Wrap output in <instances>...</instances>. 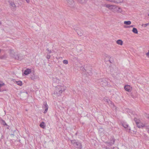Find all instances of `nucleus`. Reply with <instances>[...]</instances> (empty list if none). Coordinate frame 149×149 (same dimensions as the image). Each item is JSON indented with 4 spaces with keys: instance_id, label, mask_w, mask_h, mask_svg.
<instances>
[{
    "instance_id": "obj_1",
    "label": "nucleus",
    "mask_w": 149,
    "mask_h": 149,
    "mask_svg": "<svg viewBox=\"0 0 149 149\" xmlns=\"http://www.w3.org/2000/svg\"><path fill=\"white\" fill-rule=\"evenodd\" d=\"M66 88V87L63 84L61 85H58L55 87L54 94L56 96H59L65 91Z\"/></svg>"
},
{
    "instance_id": "obj_2",
    "label": "nucleus",
    "mask_w": 149,
    "mask_h": 149,
    "mask_svg": "<svg viewBox=\"0 0 149 149\" xmlns=\"http://www.w3.org/2000/svg\"><path fill=\"white\" fill-rule=\"evenodd\" d=\"M97 82L100 84L102 86H106L108 84L107 79L105 78L98 79L97 80Z\"/></svg>"
},
{
    "instance_id": "obj_3",
    "label": "nucleus",
    "mask_w": 149,
    "mask_h": 149,
    "mask_svg": "<svg viewBox=\"0 0 149 149\" xmlns=\"http://www.w3.org/2000/svg\"><path fill=\"white\" fill-rule=\"evenodd\" d=\"M134 120L135 122V123L137 125V127L139 128H142L143 127L145 126V125L143 123L141 122L140 120L136 118H134Z\"/></svg>"
},
{
    "instance_id": "obj_4",
    "label": "nucleus",
    "mask_w": 149,
    "mask_h": 149,
    "mask_svg": "<svg viewBox=\"0 0 149 149\" xmlns=\"http://www.w3.org/2000/svg\"><path fill=\"white\" fill-rule=\"evenodd\" d=\"M85 72L88 73L89 75H90L91 74V71L92 68L91 66H86V67H85V68H84Z\"/></svg>"
},
{
    "instance_id": "obj_5",
    "label": "nucleus",
    "mask_w": 149,
    "mask_h": 149,
    "mask_svg": "<svg viewBox=\"0 0 149 149\" xmlns=\"http://www.w3.org/2000/svg\"><path fill=\"white\" fill-rule=\"evenodd\" d=\"M115 139L114 138L113 136H111L110 139V141L108 143V145L109 146H111L114 143Z\"/></svg>"
},
{
    "instance_id": "obj_6",
    "label": "nucleus",
    "mask_w": 149,
    "mask_h": 149,
    "mask_svg": "<svg viewBox=\"0 0 149 149\" xmlns=\"http://www.w3.org/2000/svg\"><path fill=\"white\" fill-rule=\"evenodd\" d=\"M52 80L53 81V86L55 85V84H59L60 80L59 79H58L57 78H53Z\"/></svg>"
},
{
    "instance_id": "obj_7",
    "label": "nucleus",
    "mask_w": 149,
    "mask_h": 149,
    "mask_svg": "<svg viewBox=\"0 0 149 149\" xmlns=\"http://www.w3.org/2000/svg\"><path fill=\"white\" fill-rule=\"evenodd\" d=\"M8 2L10 6H11V8H16V6L12 0H9Z\"/></svg>"
},
{
    "instance_id": "obj_8",
    "label": "nucleus",
    "mask_w": 149,
    "mask_h": 149,
    "mask_svg": "<svg viewBox=\"0 0 149 149\" xmlns=\"http://www.w3.org/2000/svg\"><path fill=\"white\" fill-rule=\"evenodd\" d=\"M43 105H44V108L45 109L44 113H45L47 112V111L48 108V106L47 105L46 102H44Z\"/></svg>"
},
{
    "instance_id": "obj_9",
    "label": "nucleus",
    "mask_w": 149,
    "mask_h": 149,
    "mask_svg": "<svg viewBox=\"0 0 149 149\" xmlns=\"http://www.w3.org/2000/svg\"><path fill=\"white\" fill-rule=\"evenodd\" d=\"M74 146L78 148L81 149L82 148V146L81 143L78 142H77L76 144H75V145H74Z\"/></svg>"
},
{
    "instance_id": "obj_10",
    "label": "nucleus",
    "mask_w": 149,
    "mask_h": 149,
    "mask_svg": "<svg viewBox=\"0 0 149 149\" xmlns=\"http://www.w3.org/2000/svg\"><path fill=\"white\" fill-rule=\"evenodd\" d=\"M31 70L30 69H26L25 70L24 72V73L25 75H28V74L31 73Z\"/></svg>"
},
{
    "instance_id": "obj_11",
    "label": "nucleus",
    "mask_w": 149,
    "mask_h": 149,
    "mask_svg": "<svg viewBox=\"0 0 149 149\" xmlns=\"http://www.w3.org/2000/svg\"><path fill=\"white\" fill-rule=\"evenodd\" d=\"M123 126L125 128L127 129V130H128L129 131L130 130V127L128 126V125L126 123H123Z\"/></svg>"
},
{
    "instance_id": "obj_12",
    "label": "nucleus",
    "mask_w": 149,
    "mask_h": 149,
    "mask_svg": "<svg viewBox=\"0 0 149 149\" xmlns=\"http://www.w3.org/2000/svg\"><path fill=\"white\" fill-rule=\"evenodd\" d=\"M68 5L69 6H72L74 3L73 0H66Z\"/></svg>"
},
{
    "instance_id": "obj_13",
    "label": "nucleus",
    "mask_w": 149,
    "mask_h": 149,
    "mask_svg": "<svg viewBox=\"0 0 149 149\" xmlns=\"http://www.w3.org/2000/svg\"><path fill=\"white\" fill-rule=\"evenodd\" d=\"M130 86L128 85H126L124 86L125 90L128 92H130L131 91Z\"/></svg>"
},
{
    "instance_id": "obj_14",
    "label": "nucleus",
    "mask_w": 149,
    "mask_h": 149,
    "mask_svg": "<svg viewBox=\"0 0 149 149\" xmlns=\"http://www.w3.org/2000/svg\"><path fill=\"white\" fill-rule=\"evenodd\" d=\"M104 6L108 8L109 9H111L113 8V7H114V6L113 5H111L109 4H106L104 5Z\"/></svg>"
},
{
    "instance_id": "obj_15",
    "label": "nucleus",
    "mask_w": 149,
    "mask_h": 149,
    "mask_svg": "<svg viewBox=\"0 0 149 149\" xmlns=\"http://www.w3.org/2000/svg\"><path fill=\"white\" fill-rule=\"evenodd\" d=\"M77 32L78 35L80 36H81L83 35V31L81 30H80V31L79 30H77Z\"/></svg>"
},
{
    "instance_id": "obj_16",
    "label": "nucleus",
    "mask_w": 149,
    "mask_h": 149,
    "mask_svg": "<svg viewBox=\"0 0 149 149\" xmlns=\"http://www.w3.org/2000/svg\"><path fill=\"white\" fill-rule=\"evenodd\" d=\"M104 100L105 101L107 102L108 103H110L111 104H112L111 101H110L109 99L107 97H105L104 98Z\"/></svg>"
},
{
    "instance_id": "obj_17",
    "label": "nucleus",
    "mask_w": 149,
    "mask_h": 149,
    "mask_svg": "<svg viewBox=\"0 0 149 149\" xmlns=\"http://www.w3.org/2000/svg\"><path fill=\"white\" fill-rule=\"evenodd\" d=\"M117 44L120 45H122L123 44V42L121 40H118L116 41Z\"/></svg>"
},
{
    "instance_id": "obj_18",
    "label": "nucleus",
    "mask_w": 149,
    "mask_h": 149,
    "mask_svg": "<svg viewBox=\"0 0 149 149\" xmlns=\"http://www.w3.org/2000/svg\"><path fill=\"white\" fill-rule=\"evenodd\" d=\"M40 126L42 128H45V124L44 122H42L40 124Z\"/></svg>"
},
{
    "instance_id": "obj_19",
    "label": "nucleus",
    "mask_w": 149,
    "mask_h": 149,
    "mask_svg": "<svg viewBox=\"0 0 149 149\" xmlns=\"http://www.w3.org/2000/svg\"><path fill=\"white\" fill-rule=\"evenodd\" d=\"M117 12L118 13H121L122 12V10L120 7H118L117 8Z\"/></svg>"
},
{
    "instance_id": "obj_20",
    "label": "nucleus",
    "mask_w": 149,
    "mask_h": 149,
    "mask_svg": "<svg viewBox=\"0 0 149 149\" xmlns=\"http://www.w3.org/2000/svg\"><path fill=\"white\" fill-rule=\"evenodd\" d=\"M132 31L134 33H135L137 34L138 33V31L137 29L135 28H134L132 30Z\"/></svg>"
},
{
    "instance_id": "obj_21",
    "label": "nucleus",
    "mask_w": 149,
    "mask_h": 149,
    "mask_svg": "<svg viewBox=\"0 0 149 149\" xmlns=\"http://www.w3.org/2000/svg\"><path fill=\"white\" fill-rule=\"evenodd\" d=\"M10 54L12 55V56H14L15 55V52H14L13 50H10Z\"/></svg>"
},
{
    "instance_id": "obj_22",
    "label": "nucleus",
    "mask_w": 149,
    "mask_h": 149,
    "mask_svg": "<svg viewBox=\"0 0 149 149\" xmlns=\"http://www.w3.org/2000/svg\"><path fill=\"white\" fill-rule=\"evenodd\" d=\"M131 21H125L124 22V24L126 25H130L131 24Z\"/></svg>"
},
{
    "instance_id": "obj_23",
    "label": "nucleus",
    "mask_w": 149,
    "mask_h": 149,
    "mask_svg": "<svg viewBox=\"0 0 149 149\" xmlns=\"http://www.w3.org/2000/svg\"><path fill=\"white\" fill-rule=\"evenodd\" d=\"M87 0H78V1L81 3H84L87 1Z\"/></svg>"
},
{
    "instance_id": "obj_24",
    "label": "nucleus",
    "mask_w": 149,
    "mask_h": 149,
    "mask_svg": "<svg viewBox=\"0 0 149 149\" xmlns=\"http://www.w3.org/2000/svg\"><path fill=\"white\" fill-rule=\"evenodd\" d=\"M77 142L75 140H73L71 141V143L74 146V145H75V144Z\"/></svg>"
},
{
    "instance_id": "obj_25",
    "label": "nucleus",
    "mask_w": 149,
    "mask_h": 149,
    "mask_svg": "<svg viewBox=\"0 0 149 149\" xmlns=\"http://www.w3.org/2000/svg\"><path fill=\"white\" fill-rule=\"evenodd\" d=\"M17 84L20 86H21L22 85V83L21 81H19L17 82Z\"/></svg>"
},
{
    "instance_id": "obj_26",
    "label": "nucleus",
    "mask_w": 149,
    "mask_h": 149,
    "mask_svg": "<svg viewBox=\"0 0 149 149\" xmlns=\"http://www.w3.org/2000/svg\"><path fill=\"white\" fill-rule=\"evenodd\" d=\"M1 123L2 125H3L4 126L7 125V124L3 120H2V122Z\"/></svg>"
},
{
    "instance_id": "obj_27",
    "label": "nucleus",
    "mask_w": 149,
    "mask_h": 149,
    "mask_svg": "<svg viewBox=\"0 0 149 149\" xmlns=\"http://www.w3.org/2000/svg\"><path fill=\"white\" fill-rule=\"evenodd\" d=\"M148 26H149V23L145 24H142V26L144 27H146Z\"/></svg>"
},
{
    "instance_id": "obj_28",
    "label": "nucleus",
    "mask_w": 149,
    "mask_h": 149,
    "mask_svg": "<svg viewBox=\"0 0 149 149\" xmlns=\"http://www.w3.org/2000/svg\"><path fill=\"white\" fill-rule=\"evenodd\" d=\"M63 63L64 64H67L68 63V61L67 60H65L63 61Z\"/></svg>"
},
{
    "instance_id": "obj_29",
    "label": "nucleus",
    "mask_w": 149,
    "mask_h": 149,
    "mask_svg": "<svg viewBox=\"0 0 149 149\" xmlns=\"http://www.w3.org/2000/svg\"><path fill=\"white\" fill-rule=\"evenodd\" d=\"M145 116L149 120V114H146L145 115Z\"/></svg>"
},
{
    "instance_id": "obj_30",
    "label": "nucleus",
    "mask_w": 149,
    "mask_h": 149,
    "mask_svg": "<svg viewBox=\"0 0 149 149\" xmlns=\"http://www.w3.org/2000/svg\"><path fill=\"white\" fill-rule=\"evenodd\" d=\"M51 57L50 55L47 54V58L48 59H49Z\"/></svg>"
},
{
    "instance_id": "obj_31",
    "label": "nucleus",
    "mask_w": 149,
    "mask_h": 149,
    "mask_svg": "<svg viewBox=\"0 0 149 149\" xmlns=\"http://www.w3.org/2000/svg\"><path fill=\"white\" fill-rule=\"evenodd\" d=\"M4 84L2 82H0V87L4 85Z\"/></svg>"
},
{
    "instance_id": "obj_32",
    "label": "nucleus",
    "mask_w": 149,
    "mask_h": 149,
    "mask_svg": "<svg viewBox=\"0 0 149 149\" xmlns=\"http://www.w3.org/2000/svg\"><path fill=\"white\" fill-rule=\"evenodd\" d=\"M47 50L49 52V54L51 53L52 52V51H51V50H49L48 48L47 49Z\"/></svg>"
},
{
    "instance_id": "obj_33",
    "label": "nucleus",
    "mask_w": 149,
    "mask_h": 149,
    "mask_svg": "<svg viewBox=\"0 0 149 149\" xmlns=\"http://www.w3.org/2000/svg\"><path fill=\"white\" fill-rule=\"evenodd\" d=\"M146 55L147 57H149V51H148V53H146Z\"/></svg>"
},
{
    "instance_id": "obj_34",
    "label": "nucleus",
    "mask_w": 149,
    "mask_h": 149,
    "mask_svg": "<svg viewBox=\"0 0 149 149\" xmlns=\"http://www.w3.org/2000/svg\"><path fill=\"white\" fill-rule=\"evenodd\" d=\"M27 3H29L30 2V0H26Z\"/></svg>"
},
{
    "instance_id": "obj_35",
    "label": "nucleus",
    "mask_w": 149,
    "mask_h": 149,
    "mask_svg": "<svg viewBox=\"0 0 149 149\" xmlns=\"http://www.w3.org/2000/svg\"><path fill=\"white\" fill-rule=\"evenodd\" d=\"M134 26V25L130 26H128V27H133Z\"/></svg>"
},
{
    "instance_id": "obj_36",
    "label": "nucleus",
    "mask_w": 149,
    "mask_h": 149,
    "mask_svg": "<svg viewBox=\"0 0 149 149\" xmlns=\"http://www.w3.org/2000/svg\"><path fill=\"white\" fill-rule=\"evenodd\" d=\"M81 68H82V70H83V71H85V70H84V68H83V67H81Z\"/></svg>"
},
{
    "instance_id": "obj_37",
    "label": "nucleus",
    "mask_w": 149,
    "mask_h": 149,
    "mask_svg": "<svg viewBox=\"0 0 149 149\" xmlns=\"http://www.w3.org/2000/svg\"><path fill=\"white\" fill-rule=\"evenodd\" d=\"M73 59H75V60H77V58L76 57H74V58H73Z\"/></svg>"
},
{
    "instance_id": "obj_38",
    "label": "nucleus",
    "mask_w": 149,
    "mask_h": 149,
    "mask_svg": "<svg viewBox=\"0 0 149 149\" xmlns=\"http://www.w3.org/2000/svg\"><path fill=\"white\" fill-rule=\"evenodd\" d=\"M2 91V90H1L0 89V92H1Z\"/></svg>"
},
{
    "instance_id": "obj_39",
    "label": "nucleus",
    "mask_w": 149,
    "mask_h": 149,
    "mask_svg": "<svg viewBox=\"0 0 149 149\" xmlns=\"http://www.w3.org/2000/svg\"><path fill=\"white\" fill-rule=\"evenodd\" d=\"M81 49H80V51H81Z\"/></svg>"
},
{
    "instance_id": "obj_40",
    "label": "nucleus",
    "mask_w": 149,
    "mask_h": 149,
    "mask_svg": "<svg viewBox=\"0 0 149 149\" xmlns=\"http://www.w3.org/2000/svg\"><path fill=\"white\" fill-rule=\"evenodd\" d=\"M148 15L149 16V14H148Z\"/></svg>"
}]
</instances>
